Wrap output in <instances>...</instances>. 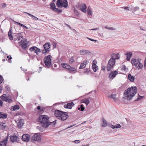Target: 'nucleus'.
I'll return each instance as SVG.
<instances>
[{"mask_svg":"<svg viewBox=\"0 0 146 146\" xmlns=\"http://www.w3.org/2000/svg\"><path fill=\"white\" fill-rule=\"evenodd\" d=\"M12 31L11 29H10L9 31L8 32V36L9 39L11 40H14V41L16 40L21 41L20 42H18L21 45L22 48L24 50H25L27 47V43L23 41L22 39L21 40V39L23 38V36L21 35L22 33H20L18 34H16L14 35L13 36L12 35Z\"/></svg>","mask_w":146,"mask_h":146,"instance_id":"f257e3e1","label":"nucleus"},{"mask_svg":"<svg viewBox=\"0 0 146 146\" xmlns=\"http://www.w3.org/2000/svg\"><path fill=\"white\" fill-rule=\"evenodd\" d=\"M49 117L46 115H41L37 119V121L39 122V125L44 128H47L50 123H52L53 124L56 123V120L52 122H49Z\"/></svg>","mask_w":146,"mask_h":146,"instance_id":"f03ea898","label":"nucleus"},{"mask_svg":"<svg viewBox=\"0 0 146 146\" xmlns=\"http://www.w3.org/2000/svg\"><path fill=\"white\" fill-rule=\"evenodd\" d=\"M137 88L136 87H133L132 86L131 88H128L124 92V98L127 100H130L134 96L135 94L137 92Z\"/></svg>","mask_w":146,"mask_h":146,"instance_id":"7ed1b4c3","label":"nucleus"},{"mask_svg":"<svg viewBox=\"0 0 146 146\" xmlns=\"http://www.w3.org/2000/svg\"><path fill=\"white\" fill-rule=\"evenodd\" d=\"M54 113L55 116L61 121H64L68 117V113L63 112L59 110L55 111Z\"/></svg>","mask_w":146,"mask_h":146,"instance_id":"20e7f679","label":"nucleus"},{"mask_svg":"<svg viewBox=\"0 0 146 146\" xmlns=\"http://www.w3.org/2000/svg\"><path fill=\"white\" fill-rule=\"evenodd\" d=\"M131 62L132 65L135 66L138 70L141 69L143 67V65L139 62V58H133L131 59Z\"/></svg>","mask_w":146,"mask_h":146,"instance_id":"39448f33","label":"nucleus"},{"mask_svg":"<svg viewBox=\"0 0 146 146\" xmlns=\"http://www.w3.org/2000/svg\"><path fill=\"white\" fill-rule=\"evenodd\" d=\"M56 5L58 7L67 8L68 6V2L66 0H57Z\"/></svg>","mask_w":146,"mask_h":146,"instance_id":"423d86ee","label":"nucleus"},{"mask_svg":"<svg viewBox=\"0 0 146 146\" xmlns=\"http://www.w3.org/2000/svg\"><path fill=\"white\" fill-rule=\"evenodd\" d=\"M115 60L113 59H110L108 61L107 66V69L108 71L110 70L112 68L115 64Z\"/></svg>","mask_w":146,"mask_h":146,"instance_id":"0eeeda50","label":"nucleus"},{"mask_svg":"<svg viewBox=\"0 0 146 146\" xmlns=\"http://www.w3.org/2000/svg\"><path fill=\"white\" fill-rule=\"evenodd\" d=\"M51 56L49 55L44 58V62L47 68H49L51 64Z\"/></svg>","mask_w":146,"mask_h":146,"instance_id":"6e6552de","label":"nucleus"},{"mask_svg":"<svg viewBox=\"0 0 146 146\" xmlns=\"http://www.w3.org/2000/svg\"><path fill=\"white\" fill-rule=\"evenodd\" d=\"M50 44L49 43H46L43 45L44 49L42 51V53L44 54L50 51Z\"/></svg>","mask_w":146,"mask_h":146,"instance_id":"1a4fd4ad","label":"nucleus"},{"mask_svg":"<svg viewBox=\"0 0 146 146\" xmlns=\"http://www.w3.org/2000/svg\"><path fill=\"white\" fill-rule=\"evenodd\" d=\"M61 65L62 67L68 70H70V72L71 73H72V72L75 71L76 70L75 68H72V67H71L68 64L62 63L61 64Z\"/></svg>","mask_w":146,"mask_h":146,"instance_id":"9d476101","label":"nucleus"},{"mask_svg":"<svg viewBox=\"0 0 146 146\" xmlns=\"http://www.w3.org/2000/svg\"><path fill=\"white\" fill-rule=\"evenodd\" d=\"M1 99L3 101L8 102V103H11L12 102V99L9 97L5 94H3L1 96Z\"/></svg>","mask_w":146,"mask_h":146,"instance_id":"9b49d317","label":"nucleus"},{"mask_svg":"<svg viewBox=\"0 0 146 146\" xmlns=\"http://www.w3.org/2000/svg\"><path fill=\"white\" fill-rule=\"evenodd\" d=\"M40 137L39 133H36L31 138L32 142H34L35 141H40Z\"/></svg>","mask_w":146,"mask_h":146,"instance_id":"f8f14e48","label":"nucleus"},{"mask_svg":"<svg viewBox=\"0 0 146 146\" xmlns=\"http://www.w3.org/2000/svg\"><path fill=\"white\" fill-rule=\"evenodd\" d=\"M5 135H6V137L5 138L1 141V146H6L7 143L8 141V134H5Z\"/></svg>","mask_w":146,"mask_h":146,"instance_id":"ddd939ff","label":"nucleus"},{"mask_svg":"<svg viewBox=\"0 0 146 146\" xmlns=\"http://www.w3.org/2000/svg\"><path fill=\"white\" fill-rule=\"evenodd\" d=\"M29 50L31 51H34L36 54H38V52H40L41 50L39 48L36 46H33L29 48Z\"/></svg>","mask_w":146,"mask_h":146,"instance_id":"4468645a","label":"nucleus"},{"mask_svg":"<svg viewBox=\"0 0 146 146\" xmlns=\"http://www.w3.org/2000/svg\"><path fill=\"white\" fill-rule=\"evenodd\" d=\"M30 138V135L27 134L23 135L22 136V140L23 141L28 142Z\"/></svg>","mask_w":146,"mask_h":146,"instance_id":"2eb2a0df","label":"nucleus"},{"mask_svg":"<svg viewBox=\"0 0 146 146\" xmlns=\"http://www.w3.org/2000/svg\"><path fill=\"white\" fill-rule=\"evenodd\" d=\"M80 10L83 12L85 13L86 11L87 7L85 4H82L80 6Z\"/></svg>","mask_w":146,"mask_h":146,"instance_id":"dca6fc26","label":"nucleus"},{"mask_svg":"<svg viewBox=\"0 0 146 146\" xmlns=\"http://www.w3.org/2000/svg\"><path fill=\"white\" fill-rule=\"evenodd\" d=\"M8 129V127L5 123L1 122V130H2L6 131Z\"/></svg>","mask_w":146,"mask_h":146,"instance_id":"f3484780","label":"nucleus"},{"mask_svg":"<svg viewBox=\"0 0 146 146\" xmlns=\"http://www.w3.org/2000/svg\"><path fill=\"white\" fill-rule=\"evenodd\" d=\"M74 103L72 102L71 103H69L67 104H65L64 106V107L65 108L71 109L72 107L74 106Z\"/></svg>","mask_w":146,"mask_h":146,"instance_id":"a211bd4d","label":"nucleus"},{"mask_svg":"<svg viewBox=\"0 0 146 146\" xmlns=\"http://www.w3.org/2000/svg\"><path fill=\"white\" fill-rule=\"evenodd\" d=\"M11 141L13 142L17 141L19 139V138L16 135H12L10 137Z\"/></svg>","mask_w":146,"mask_h":146,"instance_id":"6ab92c4d","label":"nucleus"},{"mask_svg":"<svg viewBox=\"0 0 146 146\" xmlns=\"http://www.w3.org/2000/svg\"><path fill=\"white\" fill-rule=\"evenodd\" d=\"M117 72L116 71H112L109 74V77L110 78H111L112 79L114 78L116 75L117 74Z\"/></svg>","mask_w":146,"mask_h":146,"instance_id":"aec40b11","label":"nucleus"},{"mask_svg":"<svg viewBox=\"0 0 146 146\" xmlns=\"http://www.w3.org/2000/svg\"><path fill=\"white\" fill-rule=\"evenodd\" d=\"M120 57L119 54H117L113 53L111 56V58L110 59H113L115 60V59H117L119 58Z\"/></svg>","mask_w":146,"mask_h":146,"instance_id":"412c9836","label":"nucleus"},{"mask_svg":"<svg viewBox=\"0 0 146 146\" xmlns=\"http://www.w3.org/2000/svg\"><path fill=\"white\" fill-rule=\"evenodd\" d=\"M127 55V61H129L130 60V58L132 55V53L131 52H127L126 53Z\"/></svg>","mask_w":146,"mask_h":146,"instance_id":"4be33fe9","label":"nucleus"},{"mask_svg":"<svg viewBox=\"0 0 146 146\" xmlns=\"http://www.w3.org/2000/svg\"><path fill=\"white\" fill-rule=\"evenodd\" d=\"M109 98H112L114 100H117V95L115 94H112L108 96Z\"/></svg>","mask_w":146,"mask_h":146,"instance_id":"5701e85b","label":"nucleus"},{"mask_svg":"<svg viewBox=\"0 0 146 146\" xmlns=\"http://www.w3.org/2000/svg\"><path fill=\"white\" fill-rule=\"evenodd\" d=\"M7 117V115L6 113L1 112V119H5Z\"/></svg>","mask_w":146,"mask_h":146,"instance_id":"b1692460","label":"nucleus"},{"mask_svg":"<svg viewBox=\"0 0 146 146\" xmlns=\"http://www.w3.org/2000/svg\"><path fill=\"white\" fill-rule=\"evenodd\" d=\"M102 126L104 127L107 126L108 125V123L106 121L104 118H102Z\"/></svg>","mask_w":146,"mask_h":146,"instance_id":"393cba45","label":"nucleus"},{"mask_svg":"<svg viewBox=\"0 0 146 146\" xmlns=\"http://www.w3.org/2000/svg\"><path fill=\"white\" fill-rule=\"evenodd\" d=\"M24 13L28 14L29 16L31 17L33 19L37 21L38 19L37 17H35L33 15L31 14L30 13H27V12H24Z\"/></svg>","mask_w":146,"mask_h":146,"instance_id":"a878e982","label":"nucleus"},{"mask_svg":"<svg viewBox=\"0 0 146 146\" xmlns=\"http://www.w3.org/2000/svg\"><path fill=\"white\" fill-rule=\"evenodd\" d=\"M90 98V97L86 98L82 100V102L85 103L86 105H88L90 103L89 99Z\"/></svg>","mask_w":146,"mask_h":146,"instance_id":"bb28decb","label":"nucleus"},{"mask_svg":"<svg viewBox=\"0 0 146 146\" xmlns=\"http://www.w3.org/2000/svg\"><path fill=\"white\" fill-rule=\"evenodd\" d=\"M80 53L81 54L84 55L86 54H88L90 53V52L88 50H81Z\"/></svg>","mask_w":146,"mask_h":146,"instance_id":"cd10ccee","label":"nucleus"},{"mask_svg":"<svg viewBox=\"0 0 146 146\" xmlns=\"http://www.w3.org/2000/svg\"><path fill=\"white\" fill-rule=\"evenodd\" d=\"M128 80L131 82H133L134 80V77L133 76L130 74H129L128 75Z\"/></svg>","mask_w":146,"mask_h":146,"instance_id":"c85d7f7f","label":"nucleus"},{"mask_svg":"<svg viewBox=\"0 0 146 146\" xmlns=\"http://www.w3.org/2000/svg\"><path fill=\"white\" fill-rule=\"evenodd\" d=\"M19 121L17 123V125L19 127H21L23 125V123L22 122V120L20 119L18 120Z\"/></svg>","mask_w":146,"mask_h":146,"instance_id":"c756f323","label":"nucleus"},{"mask_svg":"<svg viewBox=\"0 0 146 146\" xmlns=\"http://www.w3.org/2000/svg\"><path fill=\"white\" fill-rule=\"evenodd\" d=\"M87 13L89 15H92V9L91 8L90 6H89L88 8Z\"/></svg>","mask_w":146,"mask_h":146,"instance_id":"7c9ffc66","label":"nucleus"},{"mask_svg":"<svg viewBox=\"0 0 146 146\" xmlns=\"http://www.w3.org/2000/svg\"><path fill=\"white\" fill-rule=\"evenodd\" d=\"M50 9H52L53 10L55 8H56V6L55 4L54 3H52L50 5Z\"/></svg>","mask_w":146,"mask_h":146,"instance_id":"2f4dec72","label":"nucleus"},{"mask_svg":"<svg viewBox=\"0 0 146 146\" xmlns=\"http://www.w3.org/2000/svg\"><path fill=\"white\" fill-rule=\"evenodd\" d=\"M92 68L94 72H96L98 69V67L97 65H92Z\"/></svg>","mask_w":146,"mask_h":146,"instance_id":"473e14b6","label":"nucleus"},{"mask_svg":"<svg viewBox=\"0 0 146 146\" xmlns=\"http://www.w3.org/2000/svg\"><path fill=\"white\" fill-rule=\"evenodd\" d=\"M12 107V108L13 109V111L15 110H18L19 108V106L17 105H15Z\"/></svg>","mask_w":146,"mask_h":146,"instance_id":"72a5a7b5","label":"nucleus"},{"mask_svg":"<svg viewBox=\"0 0 146 146\" xmlns=\"http://www.w3.org/2000/svg\"><path fill=\"white\" fill-rule=\"evenodd\" d=\"M121 11H124V10H123V9H125L126 10H129V7H124L120 8Z\"/></svg>","mask_w":146,"mask_h":146,"instance_id":"f704fd0d","label":"nucleus"},{"mask_svg":"<svg viewBox=\"0 0 146 146\" xmlns=\"http://www.w3.org/2000/svg\"><path fill=\"white\" fill-rule=\"evenodd\" d=\"M55 12L57 13H61L62 11V10L59 9L58 8H55L53 10Z\"/></svg>","mask_w":146,"mask_h":146,"instance_id":"c9c22d12","label":"nucleus"},{"mask_svg":"<svg viewBox=\"0 0 146 146\" xmlns=\"http://www.w3.org/2000/svg\"><path fill=\"white\" fill-rule=\"evenodd\" d=\"M86 66V65L84 63H81L80 66L79 67V69H82L84 68Z\"/></svg>","mask_w":146,"mask_h":146,"instance_id":"e433bc0d","label":"nucleus"},{"mask_svg":"<svg viewBox=\"0 0 146 146\" xmlns=\"http://www.w3.org/2000/svg\"><path fill=\"white\" fill-rule=\"evenodd\" d=\"M138 97L135 100V101H139V100L143 98V96H141L139 95V94L138 95Z\"/></svg>","mask_w":146,"mask_h":146,"instance_id":"4c0bfd02","label":"nucleus"},{"mask_svg":"<svg viewBox=\"0 0 146 146\" xmlns=\"http://www.w3.org/2000/svg\"><path fill=\"white\" fill-rule=\"evenodd\" d=\"M69 63L70 64H72L74 61L73 57H72L69 58Z\"/></svg>","mask_w":146,"mask_h":146,"instance_id":"58836bf2","label":"nucleus"},{"mask_svg":"<svg viewBox=\"0 0 146 146\" xmlns=\"http://www.w3.org/2000/svg\"><path fill=\"white\" fill-rule=\"evenodd\" d=\"M121 69L124 70L126 71V66L125 65H123L121 67Z\"/></svg>","mask_w":146,"mask_h":146,"instance_id":"ea45409f","label":"nucleus"},{"mask_svg":"<svg viewBox=\"0 0 146 146\" xmlns=\"http://www.w3.org/2000/svg\"><path fill=\"white\" fill-rule=\"evenodd\" d=\"M97 64V62L96 60H93L92 63V65H96V64Z\"/></svg>","mask_w":146,"mask_h":146,"instance_id":"a19ab883","label":"nucleus"},{"mask_svg":"<svg viewBox=\"0 0 146 146\" xmlns=\"http://www.w3.org/2000/svg\"><path fill=\"white\" fill-rule=\"evenodd\" d=\"M85 71L84 72V73H86L87 74H88V73L89 72V70L88 69H85Z\"/></svg>","mask_w":146,"mask_h":146,"instance_id":"79ce46f5","label":"nucleus"},{"mask_svg":"<svg viewBox=\"0 0 146 146\" xmlns=\"http://www.w3.org/2000/svg\"><path fill=\"white\" fill-rule=\"evenodd\" d=\"M5 90H6L8 91H10V87L8 86H5Z\"/></svg>","mask_w":146,"mask_h":146,"instance_id":"37998d69","label":"nucleus"},{"mask_svg":"<svg viewBox=\"0 0 146 146\" xmlns=\"http://www.w3.org/2000/svg\"><path fill=\"white\" fill-rule=\"evenodd\" d=\"M80 142V141L79 140H76L74 141H72L73 142H74L75 143H79Z\"/></svg>","mask_w":146,"mask_h":146,"instance_id":"c03bdc74","label":"nucleus"},{"mask_svg":"<svg viewBox=\"0 0 146 146\" xmlns=\"http://www.w3.org/2000/svg\"><path fill=\"white\" fill-rule=\"evenodd\" d=\"M115 128H119L121 127L120 125L119 124H117L116 125H115Z\"/></svg>","mask_w":146,"mask_h":146,"instance_id":"a18cd8bd","label":"nucleus"},{"mask_svg":"<svg viewBox=\"0 0 146 146\" xmlns=\"http://www.w3.org/2000/svg\"><path fill=\"white\" fill-rule=\"evenodd\" d=\"M80 108L81 109V111H83L84 109V108L83 107V105H80Z\"/></svg>","mask_w":146,"mask_h":146,"instance_id":"49530a36","label":"nucleus"},{"mask_svg":"<svg viewBox=\"0 0 146 146\" xmlns=\"http://www.w3.org/2000/svg\"><path fill=\"white\" fill-rule=\"evenodd\" d=\"M7 58H9V63H11V59H12V57H11V56H10V57H9V56H7Z\"/></svg>","mask_w":146,"mask_h":146,"instance_id":"de8ad7c7","label":"nucleus"},{"mask_svg":"<svg viewBox=\"0 0 146 146\" xmlns=\"http://www.w3.org/2000/svg\"><path fill=\"white\" fill-rule=\"evenodd\" d=\"M15 22L19 25L20 26L22 27H23L24 26V25L21 23H19L16 21Z\"/></svg>","mask_w":146,"mask_h":146,"instance_id":"09e8293b","label":"nucleus"},{"mask_svg":"<svg viewBox=\"0 0 146 146\" xmlns=\"http://www.w3.org/2000/svg\"><path fill=\"white\" fill-rule=\"evenodd\" d=\"M2 7L1 8H4L6 6V4L5 3H4L2 4Z\"/></svg>","mask_w":146,"mask_h":146,"instance_id":"8fccbe9b","label":"nucleus"},{"mask_svg":"<svg viewBox=\"0 0 146 146\" xmlns=\"http://www.w3.org/2000/svg\"><path fill=\"white\" fill-rule=\"evenodd\" d=\"M108 29L110 30H115V28H113V27H109Z\"/></svg>","mask_w":146,"mask_h":146,"instance_id":"3c124183","label":"nucleus"},{"mask_svg":"<svg viewBox=\"0 0 146 146\" xmlns=\"http://www.w3.org/2000/svg\"><path fill=\"white\" fill-rule=\"evenodd\" d=\"M87 38L88 39L92 41H94V42H96L97 41L96 40L93 39L91 38H88V37Z\"/></svg>","mask_w":146,"mask_h":146,"instance_id":"603ef678","label":"nucleus"},{"mask_svg":"<svg viewBox=\"0 0 146 146\" xmlns=\"http://www.w3.org/2000/svg\"><path fill=\"white\" fill-rule=\"evenodd\" d=\"M139 9V8L138 7H136L134 9V11H135L137 10H138Z\"/></svg>","mask_w":146,"mask_h":146,"instance_id":"864d4df0","label":"nucleus"},{"mask_svg":"<svg viewBox=\"0 0 146 146\" xmlns=\"http://www.w3.org/2000/svg\"><path fill=\"white\" fill-rule=\"evenodd\" d=\"M74 13L77 15H78L79 14V13L78 12V11L77 10H75L74 11Z\"/></svg>","mask_w":146,"mask_h":146,"instance_id":"5fc2aeb1","label":"nucleus"},{"mask_svg":"<svg viewBox=\"0 0 146 146\" xmlns=\"http://www.w3.org/2000/svg\"><path fill=\"white\" fill-rule=\"evenodd\" d=\"M106 68V67L105 66H103L102 67V70H104Z\"/></svg>","mask_w":146,"mask_h":146,"instance_id":"6e6d98bb","label":"nucleus"},{"mask_svg":"<svg viewBox=\"0 0 146 146\" xmlns=\"http://www.w3.org/2000/svg\"><path fill=\"white\" fill-rule=\"evenodd\" d=\"M3 81V76L1 75V84Z\"/></svg>","mask_w":146,"mask_h":146,"instance_id":"4d7b16f0","label":"nucleus"},{"mask_svg":"<svg viewBox=\"0 0 146 146\" xmlns=\"http://www.w3.org/2000/svg\"><path fill=\"white\" fill-rule=\"evenodd\" d=\"M140 29L142 30H143V31H146V30L145 29H143V27H142V26H141L140 27Z\"/></svg>","mask_w":146,"mask_h":146,"instance_id":"13d9d810","label":"nucleus"},{"mask_svg":"<svg viewBox=\"0 0 146 146\" xmlns=\"http://www.w3.org/2000/svg\"><path fill=\"white\" fill-rule=\"evenodd\" d=\"M111 127L113 129H115V125H111Z\"/></svg>","mask_w":146,"mask_h":146,"instance_id":"bf43d9fd","label":"nucleus"},{"mask_svg":"<svg viewBox=\"0 0 146 146\" xmlns=\"http://www.w3.org/2000/svg\"><path fill=\"white\" fill-rule=\"evenodd\" d=\"M146 66V58H145V60L144 61V66L145 67Z\"/></svg>","mask_w":146,"mask_h":146,"instance_id":"052dcab7","label":"nucleus"},{"mask_svg":"<svg viewBox=\"0 0 146 146\" xmlns=\"http://www.w3.org/2000/svg\"><path fill=\"white\" fill-rule=\"evenodd\" d=\"M88 62V61L87 60L84 61V62H83V63H84V64L86 65V63Z\"/></svg>","mask_w":146,"mask_h":146,"instance_id":"680f3d73","label":"nucleus"},{"mask_svg":"<svg viewBox=\"0 0 146 146\" xmlns=\"http://www.w3.org/2000/svg\"><path fill=\"white\" fill-rule=\"evenodd\" d=\"M37 109L38 110H40V107L39 106H37Z\"/></svg>","mask_w":146,"mask_h":146,"instance_id":"e2e57ef3","label":"nucleus"},{"mask_svg":"<svg viewBox=\"0 0 146 146\" xmlns=\"http://www.w3.org/2000/svg\"><path fill=\"white\" fill-rule=\"evenodd\" d=\"M74 125H70V126H69L68 127H67V128L66 129H68V128H69L71 127H72Z\"/></svg>","mask_w":146,"mask_h":146,"instance_id":"0e129e2a","label":"nucleus"},{"mask_svg":"<svg viewBox=\"0 0 146 146\" xmlns=\"http://www.w3.org/2000/svg\"><path fill=\"white\" fill-rule=\"evenodd\" d=\"M98 29L97 28H95V29H91V30H96Z\"/></svg>","mask_w":146,"mask_h":146,"instance_id":"69168bd1","label":"nucleus"},{"mask_svg":"<svg viewBox=\"0 0 146 146\" xmlns=\"http://www.w3.org/2000/svg\"><path fill=\"white\" fill-rule=\"evenodd\" d=\"M66 25L67 27H69L70 29L71 28L70 27V25H68L67 24H66Z\"/></svg>","mask_w":146,"mask_h":146,"instance_id":"338daca9","label":"nucleus"},{"mask_svg":"<svg viewBox=\"0 0 146 146\" xmlns=\"http://www.w3.org/2000/svg\"><path fill=\"white\" fill-rule=\"evenodd\" d=\"M56 44L55 43H53V46L54 48L55 47H56Z\"/></svg>","mask_w":146,"mask_h":146,"instance_id":"774afa93","label":"nucleus"}]
</instances>
